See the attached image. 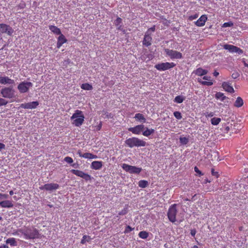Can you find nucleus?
Listing matches in <instances>:
<instances>
[{"label":"nucleus","instance_id":"obj_11","mask_svg":"<svg viewBox=\"0 0 248 248\" xmlns=\"http://www.w3.org/2000/svg\"><path fill=\"white\" fill-rule=\"evenodd\" d=\"M70 171L74 174L79 176L85 181L91 180L93 177L89 174L84 173L83 171L78 170H71Z\"/></svg>","mask_w":248,"mask_h":248},{"label":"nucleus","instance_id":"obj_62","mask_svg":"<svg viewBox=\"0 0 248 248\" xmlns=\"http://www.w3.org/2000/svg\"><path fill=\"white\" fill-rule=\"evenodd\" d=\"M124 214H125V213H123V212H121V213H120L119 214V215H124Z\"/></svg>","mask_w":248,"mask_h":248},{"label":"nucleus","instance_id":"obj_24","mask_svg":"<svg viewBox=\"0 0 248 248\" xmlns=\"http://www.w3.org/2000/svg\"><path fill=\"white\" fill-rule=\"evenodd\" d=\"M244 104L243 100L241 97H238L234 103V106L237 108H240Z\"/></svg>","mask_w":248,"mask_h":248},{"label":"nucleus","instance_id":"obj_25","mask_svg":"<svg viewBox=\"0 0 248 248\" xmlns=\"http://www.w3.org/2000/svg\"><path fill=\"white\" fill-rule=\"evenodd\" d=\"M83 158L87 159H96L98 157L96 155H93L90 153H85L82 155Z\"/></svg>","mask_w":248,"mask_h":248},{"label":"nucleus","instance_id":"obj_12","mask_svg":"<svg viewBox=\"0 0 248 248\" xmlns=\"http://www.w3.org/2000/svg\"><path fill=\"white\" fill-rule=\"evenodd\" d=\"M39 105L38 101H33L29 103H23L20 104V107L25 109H33L37 108Z\"/></svg>","mask_w":248,"mask_h":248},{"label":"nucleus","instance_id":"obj_41","mask_svg":"<svg viewBox=\"0 0 248 248\" xmlns=\"http://www.w3.org/2000/svg\"><path fill=\"white\" fill-rule=\"evenodd\" d=\"M8 104V101L5 99L0 98V106H5Z\"/></svg>","mask_w":248,"mask_h":248},{"label":"nucleus","instance_id":"obj_59","mask_svg":"<svg viewBox=\"0 0 248 248\" xmlns=\"http://www.w3.org/2000/svg\"><path fill=\"white\" fill-rule=\"evenodd\" d=\"M9 194L10 195H13L14 194V192L13 190H11L10 192H9Z\"/></svg>","mask_w":248,"mask_h":248},{"label":"nucleus","instance_id":"obj_8","mask_svg":"<svg viewBox=\"0 0 248 248\" xmlns=\"http://www.w3.org/2000/svg\"><path fill=\"white\" fill-rule=\"evenodd\" d=\"M176 64L173 62H162L155 65V67L159 71H165L174 67Z\"/></svg>","mask_w":248,"mask_h":248},{"label":"nucleus","instance_id":"obj_19","mask_svg":"<svg viewBox=\"0 0 248 248\" xmlns=\"http://www.w3.org/2000/svg\"><path fill=\"white\" fill-rule=\"evenodd\" d=\"M45 187L46 191H52L57 189L59 188V186L58 184L56 183H50L45 184Z\"/></svg>","mask_w":248,"mask_h":248},{"label":"nucleus","instance_id":"obj_50","mask_svg":"<svg viewBox=\"0 0 248 248\" xmlns=\"http://www.w3.org/2000/svg\"><path fill=\"white\" fill-rule=\"evenodd\" d=\"M217 172L215 171L214 169L212 170V174L214 176H215L216 177H217Z\"/></svg>","mask_w":248,"mask_h":248},{"label":"nucleus","instance_id":"obj_52","mask_svg":"<svg viewBox=\"0 0 248 248\" xmlns=\"http://www.w3.org/2000/svg\"><path fill=\"white\" fill-rule=\"evenodd\" d=\"M150 31H152L153 32L155 31V27L153 26V27L150 28V29H149L148 30V31H149V32H150Z\"/></svg>","mask_w":248,"mask_h":248},{"label":"nucleus","instance_id":"obj_15","mask_svg":"<svg viewBox=\"0 0 248 248\" xmlns=\"http://www.w3.org/2000/svg\"><path fill=\"white\" fill-rule=\"evenodd\" d=\"M14 83V80L10 78L9 77L0 76V84L11 85Z\"/></svg>","mask_w":248,"mask_h":248},{"label":"nucleus","instance_id":"obj_6","mask_svg":"<svg viewBox=\"0 0 248 248\" xmlns=\"http://www.w3.org/2000/svg\"><path fill=\"white\" fill-rule=\"evenodd\" d=\"M166 55L171 59H181L182 58V54L176 50L165 48L164 49Z\"/></svg>","mask_w":248,"mask_h":248},{"label":"nucleus","instance_id":"obj_1","mask_svg":"<svg viewBox=\"0 0 248 248\" xmlns=\"http://www.w3.org/2000/svg\"><path fill=\"white\" fill-rule=\"evenodd\" d=\"M19 232L24 235V238L26 239H33L39 238V233L38 231L34 228L21 229Z\"/></svg>","mask_w":248,"mask_h":248},{"label":"nucleus","instance_id":"obj_28","mask_svg":"<svg viewBox=\"0 0 248 248\" xmlns=\"http://www.w3.org/2000/svg\"><path fill=\"white\" fill-rule=\"evenodd\" d=\"M215 97L217 99H220L222 101H223L227 98L223 93L220 92L217 93L215 94Z\"/></svg>","mask_w":248,"mask_h":248},{"label":"nucleus","instance_id":"obj_39","mask_svg":"<svg viewBox=\"0 0 248 248\" xmlns=\"http://www.w3.org/2000/svg\"><path fill=\"white\" fill-rule=\"evenodd\" d=\"M173 115L174 117L178 120H180L182 118L181 113L179 111H175L173 113Z\"/></svg>","mask_w":248,"mask_h":248},{"label":"nucleus","instance_id":"obj_43","mask_svg":"<svg viewBox=\"0 0 248 248\" xmlns=\"http://www.w3.org/2000/svg\"><path fill=\"white\" fill-rule=\"evenodd\" d=\"M198 16H199V15L198 14H195L193 15H191V16H189L188 17V19L191 21L193 20L198 18Z\"/></svg>","mask_w":248,"mask_h":248},{"label":"nucleus","instance_id":"obj_3","mask_svg":"<svg viewBox=\"0 0 248 248\" xmlns=\"http://www.w3.org/2000/svg\"><path fill=\"white\" fill-rule=\"evenodd\" d=\"M125 143L130 148L134 147H141L146 145V142L136 137L127 139L125 140Z\"/></svg>","mask_w":248,"mask_h":248},{"label":"nucleus","instance_id":"obj_14","mask_svg":"<svg viewBox=\"0 0 248 248\" xmlns=\"http://www.w3.org/2000/svg\"><path fill=\"white\" fill-rule=\"evenodd\" d=\"M144 129V125L143 124H140L133 127L129 128L128 131L135 134H140Z\"/></svg>","mask_w":248,"mask_h":248},{"label":"nucleus","instance_id":"obj_9","mask_svg":"<svg viewBox=\"0 0 248 248\" xmlns=\"http://www.w3.org/2000/svg\"><path fill=\"white\" fill-rule=\"evenodd\" d=\"M33 84L31 82L23 81L19 84L17 89L21 93H25L28 92L30 88L32 87Z\"/></svg>","mask_w":248,"mask_h":248},{"label":"nucleus","instance_id":"obj_54","mask_svg":"<svg viewBox=\"0 0 248 248\" xmlns=\"http://www.w3.org/2000/svg\"><path fill=\"white\" fill-rule=\"evenodd\" d=\"M78 155H79V156L80 157H83V156H82V155H83V154H82V153H81V152L80 150L78 151Z\"/></svg>","mask_w":248,"mask_h":248},{"label":"nucleus","instance_id":"obj_55","mask_svg":"<svg viewBox=\"0 0 248 248\" xmlns=\"http://www.w3.org/2000/svg\"><path fill=\"white\" fill-rule=\"evenodd\" d=\"M213 75L215 77H217V76L219 75V73L216 71H215L214 73H213Z\"/></svg>","mask_w":248,"mask_h":248},{"label":"nucleus","instance_id":"obj_18","mask_svg":"<svg viewBox=\"0 0 248 248\" xmlns=\"http://www.w3.org/2000/svg\"><path fill=\"white\" fill-rule=\"evenodd\" d=\"M103 166V162L101 161H93L91 165V168L95 170H98L102 168Z\"/></svg>","mask_w":248,"mask_h":248},{"label":"nucleus","instance_id":"obj_10","mask_svg":"<svg viewBox=\"0 0 248 248\" xmlns=\"http://www.w3.org/2000/svg\"><path fill=\"white\" fill-rule=\"evenodd\" d=\"M224 49L228 50L231 53H236L238 54H241L243 53V50L233 45L224 44L223 46Z\"/></svg>","mask_w":248,"mask_h":248},{"label":"nucleus","instance_id":"obj_36","mask_svg":"<svg viewBox=\"0 0 248 248\" xmlns=\"http://www.w3.org/2000/svg\"><path fill=\"white\" fill-rule=\"evenodd\" d=\"M122 19L120 17H117V19L114 21L115 25L118 27L119 30H121V26L120 24L122 23Z\"/></svg>","mask_w":248,"mask_h":248},{"label":"nucleus","instance_id":"obj_4","mask_svg":"<svg viewBox=\"0 0 248 248\" xmlns=\"http://www.w3.org/2000/svg\"><path fill=\"white\" fill-rule=\"evenodd\" d=\"M1 96L6 98L11 99L15 96V91L11 87H4L0 91Z\"/></svg>","mask_w":248,"mask_h":248},{"label":"nucleus","instance_id":"obj_57","mask_svg":"<svg viewBox=\"0 0 248 248\" xmlns=\"http://www.w3.org/2000/svg\"><path fill=\"white\" fill-rule=\"evenodd\" d=\"M39 188L41 189V190H44V189H45L46 190V188L45 187V185H43V186H40L39 187Z\"/></svg>","mask_w":248,"mask_h":248},{"label":"nucleus","instance_id":"obj_53","mask_svg":"<svg viewBox=\"0 0 248 248\" xmlns=\"http://www.w3.org/2000/svg\"><path fill=\"white\" fill-rule=\"evenodd\" d=\"M203 79H204V80H209L210 79V77H207V76H204L203 78Z\"/></svg>","mask_w":248,"mask_h":248},{"label":"nucleus","instance_id":"obj_26","mask_svg":"<svg viewBox=\"0 0 248 248\" xmlns=\"http://www.w3.org/2000/svg\"><path fill=\"white\" fill-rule=\"evenodd\" d=\"M134 118L140 122L145 123L146 122V119L142 114L136 113Z\"/></svg>","mask_w":248,"mask_h":248},{"label":"nucleus","instance_id":"obj_64","mask_svg":"<svg viewBox=\"0 0 248 248\" xmlns=\"http://www.w3.org/2000/svg\"><path fill=\"white\" fill-rule=\"evenodd\" d=\"M0 248H3V245H2V246H0Z\"/></svg>","mask_w":248,"mask_h":248},{"label":"nucleus","instance_id":"obj_31","mask_svg":"<svg viewBox=\"0 0 248 248\" xmlns=\"http://www.w3.org/2000/svg\"><path fill=\"white\" fill-rule=\"evenodd\" d=\"M81 88L83 90L88 91L91 90L93 89L92 86L89 83L82 84L81 86Z\"/></svg>","mask_w":248,"mask_h":248},{"label":"nucleus","instance_id":"obj_16","mask_svg":"<svg viewBox=\"0 0 248 248\" xmlns=\"http://www.w3.org/2000/svg\"><path fill=\"white\" fill-rule=\"evenodd\" d=\"M207 20V17L206 15H202L195 22L196 26L198 27H202L205 25L206 21Z\"/></svg>","mask_w":248,"mask_h":248},{"label":"nucleus","instance_id":"obj_23","mask_svg":"<svg viewBox=\"0 0 248 248\" xmlns=\"http://www.w3.org/2000/svg\"><path fill=\"white\" fill-rule=\"evenodd\" d=\"M49 30L53 32L54 33L57 34V35H60L62 34L61 31L58 27H57L55 26L51 25L49 26Z\"/></svg>","mask_w":248,"mask_h":248},{"label":"nucleus","instance_id":"obj_40","mask_svg":"<svg viewBox=\"0 0 248 248\" xmlns=\"http://www.w3.org/2000/svg\"><path fill=\"white\" fill-rule=\"evenodd\" d=\"M64 161L66 162L68 164H71L73 162V159L69 156H66L64 158Z\"/></svg>","mask_w":248,"mask_h":248},{"label":"nucleus","instance_id":"obj_58","mask_svg":"<svg viewBox=\"0 0 248 248\" xmlns=\"http://www.w3.org/2000/svg\"><path fill=\"white\" fill-rule=\"evenodd\" d=\"M243 63L245 66L248 67V64L246 63L245 61H243Z\"/></svg>","mask_w":248,"mask_h":248},{"label":"nucleus","instance_id":"obj_38","mask_svg":"<svg viewBox=\"0 0 248 248\" xmlns=\"http://www.w3.org/2000/svg\"><path fill=\"white\" fill-rule=\"evenodd\" d=\"M198 81L201 82L202 84L206 86H211L213 85V82L211 81H201L198 79Z\"/></svg>","mask_w":248,"mask_h":248},{"label":"nucleus","instance_id":"obj_22","mask_svg":"<svg viewBox=\"0 0 248 248\" xmlns=\"http://www.w3.org/2000/svg\"><path fill=\"white\" fill-rule=\"evenodd\" d=\"M193 72L197 76H202L207 74V73H208V71L206 70L203 69L201 68H199Z\"/></svg>","mask_w":248,"mask_h":248},{"label":"nucleus","instance_id":"obj_61","mask_svg":"<svg viewBox=\"0 0 248 248\" xmlns=\"http://www.w3.org/2000/svg\"><path fill=\"white\" fill-rule=\"evenodd\" d=\"M164 247H165V248H167V247H168V245H167V244H165L164 245Z\"/></svg>","mask_w":248,"mask_h":248},{"label":"nucleus","instance_id":"obj_42","mask_svg":"<svg viewBox=\"0 0 248 248\" xmlns=\"http://www.w3.org/2000/svg\"><path fill=\"white\" fill-rule=\"evenodd\" d=\"M233 25V24L232 22H225L223 24L222 27L226 28L229 27H232Z\"/></svg>","mask_w":248,"mask_h":248},{"label":"nucleus","instance_id":"obj_29","mask_svg":"<svg viewBox=\"0 0 248 248\" xmlns=\"http://www.w3.org/2000/svg\"><path fill=\"white\" fill-rule=\"evenodd\" d=\"M148 185V182L146 180H140L139 182V186L141 188H145Z\"/></svg>","mask_w":248,"mask_h":248},{"label":"nucleus","instance_id":"obj_44","mask_svg":"<svg viewBox=\"0 0 248 248\" xmlns=\"http://www.w3.org/2000/svg\"><path fill=\"white\" fill-rule=\"evenodd\" d=\"M194 170L198 174L199 176L203 175V173L202 172L201 170H199V169L197 167H194Z\"/></svg>","mask_w":248,"mask_h":248},{"label":"nucleus","instance_id":"obj_13","mask_svg":"<svg viewBox=\"0 0 248 248\" xmlns=\"http://www.w3.org/2000/svg\"><path fill=\"white\" fill-rule=\"evenodd\" d=\"M152 41V38L151 33L149 31H146L142 41L143 45L148 47L151 45Z\"/></svg>","mask_w":248,"mask_h":248},{"label":"nucleus","instance_id":"obj_35","mask_svg":"<svg viewBox=\"0 0 248 248\" xmlns=\"http://www.w3.org/2000/svg\"><path fill=\"white\" fill-rule=\"evenodd\" d=\"M148 233L145 231L140 232L139 233V237L142 239H146L148 237Z\"/></svg>","mask_w":248,"mask_h":248},{"label":"nucleus","instance_id":"obj_21","mask_svg":"<svg viewBox=\"0 0 248 248\" xmlns=\"http://www.w3.org/2000/svg\"><path fill=\"white\" fill-rule=\"evenodd\" d=\"M67 41L65 36L61 34L58 37V43H57V47L60 48L62 44L65 43Z\"/></svg>","mask_w":248,"mask_h":248},{"label":"nucleus","instance_id":"obj_32","mask_svg":"<svg viewBox=\"0 0 248 248\" xmlns=\"http://www.w3.org/2000/svg\"><path fill=\"white\" fill-rule=\"evenodd\" d=\"M221 121V119L219 118L214 117L211 120V124L214 125H217Z\"/></svg>","mask_w":248,"mask_h":248},{"label":"nucleus","instance_id":"obj_20","mask_svg":"<svg viewBox=\"0 0 248 248\" xmlns=\"http://www.w3.org/2000/svg\"><path fill=\"white\" fill-rule=\"evenodd\" d=\"M0 206L2 208H11L13 207L14 204L12 201L5 200L0 202Z\"/></svg>","mask_w":248,"mask_h":248},{"label":"nucleus","instance_id":"obj_48","mask_svg":"<svg viewBox=\"0 0 248 248\" xmlns=\"http://www.w3.org/2000/svg\"><path fill=\"white\" fill-rule=\"evenodd\" d=\"M205 115L206 117H212L214 115V113L212 112H211L210 113L207 112Z\"/></svg>","mask_w":248,"mask_h":248},{"label":"nucleus","instance_id":"obj_56","mask_svg":"<svg viewBox=\"0 0 248 248\" xmlns=\"http://www.w3.org/2000/svg\"><path fill=\"white\" fill-rule=\"evenodd\" d=\"M78 164L77 163H74L72 165V166L75 168H78Z\"/></svg>","mask_w":248,"mask_h":248},{"label":"nucleus","instance_id":"obj_60","mask_svg":"<svg viewBox=\"0 0 248 248\" xmlns=\"http://www.w3.org/2000/svg\"><path fill=\"white\" fill-rule=\"evenodd\" d=\"M3 248H9L8 246L6 245H3Z\"/></svg>","mask_w":248,"mask_h":248},{"label":"nucleus","instance_id":"obj_27","mask_svg":"<svg viewBox=\"0 0 248 248\" xmlns=\"http://www.w3.org/2000/svg\"><path fill=\"white\" fill-rule=\"evenodd\" d=\"M154 132L155 130L154 129H149L148 128H146V130L143 131L142 135L146 137H149L151 135L154 133Z\"/></svg>","mask_w":248,"mask_h":248},{"label":"nucleus","instance_id":"obj_17","mask_svg":"<svg viewBox=\"0 0 248 248\" xmlns=\"http://www.w3.org/2000/svg\"><path fill=\"white\" fill-rule=\"evenodd\" d=\"M231 84L229 82H223L222 83V87L225 91L230 93H234V90Z\"/></svg>","mask_w":248,"mask_h":248},{"label":"nucleus","instance_id":"obj_49","mask_svg":"<svg viewBox=\"0 0 248 248\" xmlns=\"http://www.w3.org/2000/svg\"><path fill=\"white\" fill-rule=\"evenodd\" d=\"M196 230L195 229H193L191 230L190 234L192 236H194L196 233Z\"/></svg>","mask_w":248,"mask_h":248},{"label":"nucleus","instance_id":"obj_45","mask_svg":"<svg viewBox=\"0 0 248 248\" xmlns=\"http://www.w3.org/2000/svg\"><path fill=\"white\" fill-rule=\"evenodd\" d=\"M239 76H240V74L238 72H235L232 74V77L233 79H236L237 78H238L239 77Z\"/></svg>","mask_w":248,"mask_h":248},{"label":"nucleus","instance_id":"obj_51","mask_svg":"<svg viewBox=\"0 0 248 248\" xmlns=\"http://www.w3.org/2000/svg\"><path fill=\"white\" fill-rule=\"evenodd\" d=\"M5 148V145L2 143H0V151L2 149H4Z\"/></svg>","mask_w":248,"mask_h":248},{"label":"nucleus","instance_id":"obj_30","mask_svg":"<svg viewBox=\"0 0 248 248\" xmlns=\"http://www.w3.org/2000/svg\"><path fill=\"white\" fill-rule=\"evenodd\" d=\"M185 99V97L181 95H178L175 97L174 101L177 103H181Z\"/></svg>","mask_w":248,"mask_h":248},{"label":"nucleus","instance_id":"obj_33","mask_svg":"<svg viewBox=\"0 0 248 248\" xmlns=\"http://www.w3.org/2000/svg\"><path fill=\"white\" fill-rule=\"evenodd\" d=\"M6 243L10 244L11 246H15L16 245V241L14 238H10L7 239Z\"/></svg>","mask_w":248,"mask_h":248},{"label":"nucleus","instance_id":"obj_37","mask_svg":"<svg viewBox=\"0 0 248 248\" xmlns=\"http://www.w3.org/2000/svg\"><path fill=\"white\" fill-rule=\"evenodd\" d=\"M180 142L182 144L186 145L188 142V139L186 137H181L180 138Z\"/></svg>","mask_w":248,"mask_h":248},{"label":"nucleus","instance_id":"obj_2","mask_svg":"<svg viewBox=\"0 0 248 248\" xmlns=\"http://www.w3.org/2000/svg\"><path fill=\"white\" fill-rule=\"evenodd\" d=\"M70 119L71 120H73L72 124L78 127L83 124L85 117L82 111L77 109L75 111Z\"/></svg>","mask_w":248,"mask_h":248},{"label":"nucleus","instance_id":"obj_7","mask_svg":"<svg viewBox=\"0 0 248 248\" xmlns=\"http://www.w3.org/2000/svg\"><path fill=\"white\" fill-rule=\"evenodd\" d=\"M177 212L176 209V204H174L170 206L168 212V217L169 219L171 222H174L176 221V215Z\"/></svg>","mask_w":248,"mask_h":248},{"label":"nucleus","instance_id":"obj_63","mask_svg":"<svg viewBox=\"0 0 248 248\" xmlns=\"http://www.w3.org/2000/svg\"><path fill=\"white\" fill-rule=\"evenodd\" d=\"M2 219V217L1 216H0V221H1Z\"/></svg>","mask_w":248,"mask_h":248},{"label":"nucleus","instance_id":"obj_46","mask_svg":"<svg viewBox=\"0 0 248 248\" xmlns=\"http://www.w3.org/2000/svg\"><path fill=\"white\" fill-rule=\"evenodd\" d=\"M9 196L7 194L0 193V201L3 199H6L8 198Z\"/></svg>","mask_w":248,"mask_h":248},{"label":"nucleus","instance_id":"obj_5","mask_svg":"<svg viewBox=\"0 0 248 248\" xmlns=\"http://www.w3.org/2000/svg\"><path fill=\"white\" fill-rule=\"evenodd\" d=\"M122 167L125 171L130 173L139 174L142 170L141 168L137 167L135 166H131L125 163L122 165Z\"/></svg>","mask_w":248,"mask_h":248},{"label":"nucleus","instance_id":"obj_34","mask_svg":"<svg viewBox=\"0 0 248 248\" xmlns=\"http://www.w3.org/2000/svg\"><path fill=\"white\" fill-rule=\"evenodd\" d=\"M91 240V238L90 236L85 235L83 236L82 239L81 241V243L82 244H85L86 242H90Z\"/></svg>","mask_w":248,"mask_h":248},{"label":"nucleus","instance_id":"obj_47","mask_svg":"<svg viewBox=\"0 0 248 248\" xmlns=\"http://www.w3.org/2000/svg\"><path fill=\"white\" fill-rule=\"evenodd\" d=\"M133 229H134L132 228L130 226H127L124 230V233H128L132 231Z\"/></svg>","mask_w":248,"mask_h":248}]
</instances>
